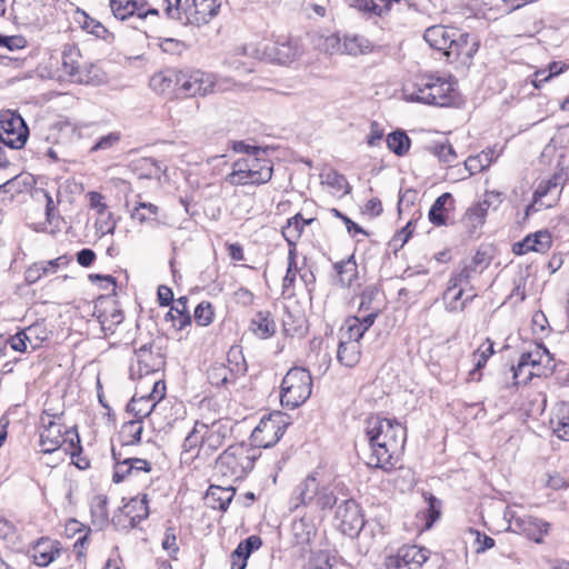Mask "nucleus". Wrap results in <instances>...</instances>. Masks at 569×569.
<instances>
[{
  "label": "nucleus",
  "instance_id": "obj_33",
  "mask_svg": "<svg viewBox=\"0 0 569 569\" xmlns=\"http://www.w3.org/2000/svg\"><path fill=\"white\" fill-rule=\"evenodd\" d=\"M124 512L130 518L131 526L134 527L149 516L147 495L132 498L126 506Z\"/></svg>",
  "mask_w": 569,
  "mask_h": 569
},
{
  "label": "nucleus",
  "instance_id": "obj_59",
  "mask_svg": "<svg viewBox=\"0 0 569 569\" xmlns=\"http://www.w3.org/2000/svg\"><path fill=\"white\" fill-rule=\"evenodd\" d=\"M296 269H297L296 252H295V249H289L288 268H287L286 276L283 278V281H282V287L284 290H287L290 286L293 284V282L296 280Z\"/></svg>",
  "mask_w": 569,
  "mask_h": 569
},
{
  "label": "nucleus",
  "instance_id": "obj_11",
  "mask_svg": "<svg viewBox=\"0 0 569 569\" xmlns=\"http://www.w3.org/2000/svg\"><path fill=\"white\" fill-rule=\"evenodd\" d=\"M29 129L21 116L6 112L0 114V141L11 149H21L28 139Z\"/></svg>",
  "mask_w": 569,
  "mask_h": 569
},
{
  "label": "nucleus",
  "instance_id": "obj_25",
  "mask_svg": "<svg viewBox=\"0 0 569 569\" xmlns=\"http://www.w3.org/2000/svg\"><path fill=\"white\" fill-rule=\"evenodd\" d=\"M452 203H453V197L451 193L445 192L441 196H439L435 200V202L432 203V206L429 210V213H428L429 221L436 227L447 226L449 223L448 222V220H449L448 212H449Z\"/></svg>",
  "mask_w": 569,
  "mask_h": 569
},
{
  "label": "nucleus",
  "instance_id": "obj_34",
  "mask_svg": "<svg viewBox=\"0 0 569 569\" xmlns=\"http://www.w3.org/2000/svg\"><path fill=\"white\" fill-rule=\"evenodd\" d=\"M495 353L493 341L489 338L472 353L475 367L469 372L470 380H480V369L485 367L488 359Z\"/></svg>",
  "mask_w": 569,
  "mask_h": 569
},
{
  "label": "nucleus",
  "instance_id": "obj_40",
  "mask_svg": "<svg viewBox=\"0 0 569 569\" xmlns=\"http://www.w3.org/2000/svg\"><path fill=\"white\" fill-rule=\"evenodd\" d=\"M302 216L297 213L288 219L287 224L282 228V236L289 244V249L296 250V243L303 232Z\"/></svg>",
  "mask_w": 569,
  "mask_h": 569
},
{
  "label": "nucleus",
  "instance_id": "obj_41",
  "mask_svg": "<svg viewBox=\"0 0 569 569\" xmlns=\"http://www.w3.org/2000/svg\"><path fill=\"white\" fill-rule=\"evenodd\" d=\"M143 432L142 420L134 419L126 422L121 429V438L123 446H132L139 443Z\"/></svg>",
  "mask_w": 569,
  "mask_h": 569
},
{
  "label": "nucleus",
  "instance_id": "obj_31",
  "mask_svg": "<svg viewBox=\"0 0 569 569\" xmlns=\"http://www.w3.org/2000/svg\"><path fill=\"white\" fill-rule=\"evenodd\" d=\"M249 329L260 339H268L276 332V323L269 311H258L250 321Z\"/></svg>",
  "mask_w": 569,
  "mask_h": 569
},
{
  "label": "nucleus",
  "instance_id": "obj_58",
  "mask_svg": "<svg viewBox=\"0 0 569 569\" xmlns=\"http://www.w3.org/2000/svg\"><path fill=\"white\" fill-rule=\"evenodd\" d=\"M325 182L337 190L346 188V192H349L350 187L346 177L337 171L331 170L327 172L325 176Z\"/></svg>",
  "mask_w": 569,
  "mask_h": 569
},
{
  "label": "nucleus",
  "instance_id": "obj_2",
  "mask_svg": "<svg viewBox=\"0 0 569 569\" xmlns=\"http://www.w3.org/2000/svg\"><path fill=\"white\" fill-rule=\"evenodd\" d=\"M337 500L332 483L313 471L293 488L290 496V510L306 508L312 512H320L332 509Z\"/></svg>",
  "mask_w": 569,
  "mask_h": 569
},
{
  "label": "nucleus",
  "instance_id": "obj_50",
  "mask_svg": "<svg viewBox=\"0 0 569 569\" xmlns=\"http://www.w3.org/2000/svg\"><path fill=\"white\" fill-rule=\"evenodd\" d=\"M273 50L277 61L282 64L292 61L298 56V48L291 42L277 43Z\"/></svg>",
  "mask_w": 569,
  "mask_h": 569
},
{
  "label": "nucleus",
  "instance_id": "obj_29",
  "mask_svg": "<svg viewBox=\"0 0 569 569\" xmlns=\"http://www.w3.org/2000/svg\"><path fill=\"white\" fill-rule=\"evenodd\" d=\"M337 359L347 368L356 367L361 359V343L341 339L337 351Z\"/></svg>",
  "mask_w": 569,
  "mask_h": 569
},
{
  "label": "nucleus",
  "instance_id": "obj_20",
  "mask_svg": "<svg viewBox=\"0 0 569 569\" xmlns=\"http://www.w3.org/2000/svg\"><path fill=\"white\" fill-rule=\"evenodd\" d=\"M449 48L447 58L466 56L471 58L478 50V42L468 32H462L458 29L452 30L451 40L448 42Z\"/></svg>",
  "mask_w": 569,
  "mask_h": 569
},
{
  "label": "nucleus",
  "instance_id": "obj_49",
  "mask_svg": "<svg viewBox=\"0 0 569 569\" xmlns=\"http://www.w3.org/2000/svg\"><path fill=\"white\" fill-rule=\"evenodd\" d=\"M112 458L114 460L112 480L113 482L119 483L126 478V476L131 475L132 471L129 467L127 458L121 460V452H118L114 448H112Z\"/></svg>",
  "mask_w": 569,
  "mask_h": 569
},
{
  "label": "nucleus",
  "instance_id": "obj_38",
  "mask_svg": "<svg viewBox=\"0 0 569 569\" xmlns=\"http://www.w3.org/2000/svg\"><path fill=\"white\" fill-rule=\"evenodd\" d=\"M227 368L231 371V380L244 376L247 372V362L240 346H232L227 353Z\"/></svg>",
  "mask_w": 569,
  "mask_h": 569
},
{
  "label": "nucleus",
  "instance_id": "obj_60",
  "mask_svg": "<svg viewBox=\"0 0 569 569\" xmlns=\"http://www.w3.org/2000/svg\"><path fill=\"white\" fill-rule=\"evenodd\" d=\"M559 180V176H553L552 178L546 181H541L533 192L535 201L546 197L552 189H556L560 183Z\"/></svg>",
  "mask_w": 569,
  "mask_h": 569
},
{
  "label": "nucleus",
  "instance_id": "obj_47",
  "mask_svg": "<svg viewBox=\"0 0 569 569\" xmlns=\"http://www.w3.org/2000/svg\"><path fill=\"white\" fill-rule=\"evenodd\" d=\"M342 340L346 341H358L362 339L366 331L361 328L359 316L350 317L346 320L343 326Z\"/></svg>",
  "mask_w": 569,
  "mask_h": 569
},
{
  "label": "nucleus",
  "instance_id": "obj_55",
  "mask_svg": "<svg viewBox=\"0 0 569 569\" xmlns=\"http://www.w3.org/2000/svg\"><path fill=\"white\" fill-rule=\"evenodd\" d=\"M428 501V508H427V515H426V527L430 528L432 523L439 519L440 517V507L441 502L439 499H437L435 496L429 495L427 498Z\"/></svg>",
  "mask_w": 569,
  "mask_h": 569
},
{
  "label": "nucleus",
  "instance_id": "obj_21",
  "mask_svg": "<svg viewBox=\"0 0 569 569\" xmlns=\"http://www.w3.org/2000/svg\"><path fill=\"white\" fill-rule=\"evenodd\" d=\"M552 243L551 234L547 230H539L535 233L528 234L521 242L513 247L517 254H525L530 251L546 252L550 249Z\"/></svg>",
  "mask_w": 569,
  "mask_h": 569
},
{
  "label": "nucleus",
  "instance_id": "obj_7",
  "mask_svg": "<svg viewBox=\"0 0 569 569\" xmlns=\"http://www.w3.org/2000/svg\"><path fill=\"white\" fill-rule=\"evenodd\" d=\"M54 10V0H14L12 3L16 22L31 30L46 27Z\"/></svg>",
  "mask_w": 569,
  "mask_h": 569
},
{
  "label": "nucleus",
  "instance_id": "obj_39",
  "mask_svg": "<svg viewBox=\"0 0 569 569\" xmlns=\"http://www.w3.org/2000/svg\"><path fill=\"white\" fill-rule=\"evenodd\" d=\"M176 76L177 70L159 72L151 78L150 84L159 93L173 92L176 94Z\"/></svg>",
  "mask_w": 569,
  "mask_h": 569
},
{
  "label": "nucleus",
  "instance_id": "obj_35",
  "mask_svg": "<svg viewBox=\"0 0 569 569\" xmlns=\"http://www.w3.org/2000/svg\"><path fill=\"white\" fill-rule=\"evenodd\" d=\"M156 407L157 401H154V396L148 395L140 398L133 397L128 403L127 409L129 412L133 413L136 419L142 420L149 417L154 411Z\"/></svg>",
  "mask_w": 569,
  "mask_h": 569
},
{
  "label": "nucleus",
  "instance_id": "obj_10",
  "mask_svg": "<svg viewBox=\"0 0 569 569\" xmlns=\"http://www.w3.org/2000/svg\"><path fill=\"white\" fill-rule=\"evenodd\" d=\"M503 519L508 522L506 531L526 536L537 543L543 541V536L547 535L550 527V523L542 519L526 515L519 516L510 507L505 509Z\"/></svg>",
  "mask_w": 569,
  "mask_h": 569
},
{
  "label": "nucleus",
  "instance_id": "obj_44",
  "mask_svg": "<svg viewBox=\"0 0 569 569\" xmlns=\"http://www.w3.org/2000/svg\"><path fill=\"white\" fill-rule=\"evenodd\" d=\"M82 16L81 27L87 32L96 36L97 38L109 40L113 39V34L98 20L91 18L84 11L78 10Z\"/></svg>",
  "mask_w": 569,
  "mask_h": 569
},
{
  "label": "nucleus",
  "instance_id": "obj_16",
  "mask_svg": "<svg viewBox=\"0 0 569 569\" xmlns=\"http://www.w3.org/2000/svg\"><path fill=\"white\" fill-rule=\"evenodd\" d=\"M222 0H184V14L189 23L203 26L218 16Z\"/></svg>",
  "mask_w": 569,
  "mask_h": 569
},
{
  "label": "nucleus",
  "instance_id": "obj_13",
  "mask_svg": "<svg viewBox=\"0 0 569 569\" xmlns=\"http://www.w3.org/2000/svg\"><path fill=\"white\" fill-rule=\"evenodd\" d=\"M113 17L118 20L136 18L143 22L148 16H159L158 9L150 8L146 0H109Z\"/></svg>",
  "mask_w": 569,
  "mask_h": 569
},
{
  "label": "nucleus",
  "instance_id": "obj_23",
  "mask_svg": "<svg viewBox=\"0 0 569 569\" xmlns=\"http://www.w3.org/2000/svg\"><path fill=\"white\" fill-rule=\"evenodd\" d=\"M552 432L561 440L569 441V403L560 402L553 408L549 420Z\"/></svg>",
  "mask_w": 569,
  "mask_h": 569
},
{
  "label": "nucleus",
  "instance_id": "obj_15",
  "mask_svg": "<svg viewBox=\"0 0 569 569\" xmlns=\"http://www.w3.org/2000/svg\"><path fill=\"white\" fill-rule=\"evenodd\" d=\"M336 519L341 532L350 537L358 535L365 525L360 507L353 499H347L338 506Z\"/></svg>",
  "mask_w": 569,
  "mask_h": 569
},
{
  "label": "nucleus",
  "instance_id": "obj_54",
  "mask_svg": "<svg viewBox=\"0 0 569 569\" xmlns=\"http://www.w3.org/2000/svg\"><path fill=\"white\" fill-rule=\"evenodd\" d=\"M194 319L200 326H208L213 320V309L210 302L202 301L194 309Z\"/></svg>",
  "mask_w": 569,
  "mask_h": 569
},
{
  "label": "nucleus",
  "instance_id": "obj_17",
  "mask_svg": "<svg viewBox=\"0 0 569 569\" xmlns=\"http://www.w3.org/2000/svg\"><path fill=\"white\" fill-rule=\"evenodd\" d=\"M202 437L206 453L218 450L230 436L231 428L222 420L213 421L211 425L203 423Z\"/></svg>",
  "mask_w": 569,
  "mask_h": 569
},
{
  "label": "nucleus",
  "instance_id": "obj_64",
  "mask_svg": "<svg viewBox=\"0 0 569 569\" xmlns=\"http://www.w3.org/2000/svg\"><path fill=\"white\" fill-rule=\"evenodd\" d=\"M308 569H332L330 557L326 552L317 555L308 565Z\"/></svg>",
  "mask_w": 569,
  "mask_h": 569
},
{
  "label": "nucleus",
  "instance_id": "obj_4",
  "mask_svg": "<svg viewBox=\"0 0 569 569\" xmlns=\"http://www.w3.org/2000/svg\"><path fill=\"white\" fill-rule=\"evenodd\" d=\"M259 457L260 450L257 448L243 442L236 443L218 457L214 468L222 477L241 480L252 470Z\"/></svg>",
  "mask_w": 569,
  "mask_h": 569
},
{
  "label": "nucleus",
  "instance_id": "obj_57",
  "mask_svg": "<svg viewBox=\"0 0 569 569\" xmlns=\"http://www.w3.org/2000/svg\"><path fill=\"white\" fill-rule=\"evenodd\" d=\"M433 153L445 163H452L457 159V153L450 143H440L433 148Z\"/></svg>",
  "mask_w": 569,
  "mask_h": 569
},
{
  "label": "nucleus",
  "instance_id": "obj_56",
  "mask_svg": "<svg viewBox=\"0 0 569 569\" xmlns=\"http://www.w3.org/2000/svg\"><path fill=\"white\" fill-rule=\"evenodd\" d=\"M64 435L68 437V438H66L67 439L66 443L68 445V448H66V451L70 450V455L72 458H74L76 456H79L82 451V447L80 445V437L77 431V428H70V429L66 430Z\"/></svg>",
  "mask_w": 569,
  "mask_h": 569
},
{
  "label": "nucleus",
  "instance_id": "obj_3",
  "mask_svg": "<svg viewBox=\"0 0 569 569\" xmlns=\"http://www.w3.org/2000/svg\"><path fill=\"white\" fill-rule=\"evenodd\" d=\"M457 81L452 77L442 78L436 74H423L418 78L412 92L406 98L412 102L437 107H449L458 100Z\"/></svg>",
  "mask_w": 569,
  "mask_h": 569
},
{
  "label": "nucleus",
  "instance_id": "obj_46",
  "mask_svg": "<svg viewBox=\"0 0 569 569\" xmlns=\"http://www.w3.org/2000/svg\"><path fill=\"white\" fill-rule=\"evenodd\" d=\"M465 293L463 287H458L455 289L449 297L447 296V290L443 293V300L447 302V309L450 311L463 310L467 302L471 301L477 293L468 296L463 301L459 302Z\"/></svg>",
  "mask_w": 569,
  "mask_h": 569
},
{
  "label": "nucleus",
  "instance_id": "obj_22",
  "mask_svg": "<svg viewBox=\"0 0 569 569\" xmlns=\"http://www.w3.org/2000/svg\"><path fill=\"white\" fill-rule=\"evenodd\" d=\"M234 488L232 486L222 487L211 485L206 493V503L212 509L227 511L230 502L234 497Z\"/></svg>",
  "mask_w": 569,
  "mask_h": 569
},
{
  "label": "nucleus",
  "instance_id": "obj_9",
  "mask_svg": "<svg viewBox=\"0 0 569 569\" xmlns=\"http://www.w3.org/2000/svg\"><path fill=\"white\" fill-rule=\"evenodd\" d=\"M176 96H207L220 89L213 74L201 70H180L176 76Z\"/></svg>",
  "mask_w": 569,
  "mask_h": 569
},
{
  "label": "nucleus",
  "instance_id": "obj_26",
  "mask_svg": "<svg viewBox=\"0 0 569 569\" xmlns=\"http://www.w3.org/2000/svg\"><path fill=\"white\" fill-rule=\"evenodd\" d=\"M453 29L445 26H432L426 29L423 39L431 48L442 51L447 56L448 42L451 40Z\"/></svg>",
  "mask_w": 569,
  "mask_h": 569
},
{
  "label": "nucleus",
  "instance_id": "obj_52",
  "mask_svg": "<svg viewBox=\"0 0 569 569\" xmlns=\"http://www.w3.org/2000/svg\"><path fill=\"white\" fill-rule=\"evenodd\" d=\"M121 140V133L118 131L110 132L106 136L100 137L94 144L90 148V152H97L101 150H110Z\"/></svg>",
  "mask_w": 569,
  "mask_h": 569
},
{
  "label": "nucleus",
  "instance_id": "obj_53",
  "mask_svg": "<svg viewBox=\"0 0 569 569\" xmlns=\"http://www.w3.org/2000/svg\"><path fill=\"white\" fill-rule=\"evenodd\" d=\"M261 546V538L259 536L252 535L242 540L234 550L237 551V556L243 555L244 557L249 558L250 555L258 550Z\"/></svg>",
  "mask_w": 569,
  "mask_h": 569
},
{
  "label": "nucleus",
  "instance_id": "obj_24",
  "mask_svg": "<svg viewBox=\"0 0 569 569\" xmlns=\"http://www.w3.org/2000/svg\"><path fill=\"white\" fill-rule=\"evenodd\" d=\"M58 545L54 540L41 538L32 550L34 563L40 567L50 565L60 555Z\"/></svg>",
  "mask_w": 569,
  "mask_h": 569
},
{
  "label": "nucleus",
  "instance_id": "obj_48",
  "mask_svg": "<svg viewBox=\"0 0 569 569\" xmlns=\"http://www.w3.org/2000/svg\"><path fill=\"white\" fill-rule=\"evenodd\" d=\"M159 213V208L150 202H138L132 211V218L143 223L148 220L156 219Z\"/></svg>",
  "mask_w": 569,
  "mask_h": 569
},
{
  "label": "nucleus",
  "instance_id": "obj_5",
  "mask_svg": "<svg viewBox=\"0 0 569 569\" xmlns=\"http://www.w3.org/2000/svg\"><path fill=\"white\" fill-rule=\"evenodd\" d=\"M273 163L266 157H244L236 160L224 181L232 187L264 184L271 180Z\"/></svg>",
  "mask_w": 569,
  "mask_h": 569
},
{
  "label": "nucleus",
  "instance_id": "obj_27",
  "mask_svg": "<svg viewBox=\"0 0 569 569\" xmlns=\"http://www.w3.org/2000/svg\"><path fill=\"white\" fill-rule=\"evenodd\" d=\"M166 321H171L177 330H182L191 325V316L188 310V298L180 297L171 306L164 316Z\"/></svg>",
  "mask_w": 569,
  "mask_h": 569
},
{
  "label": "nucleus",
  "instance_id": "obj_12",
  "mask_svg": "<svg viewBox=\"0 0 569 569\" xmlns=\"http://www.w3.org/2000/svg\"><path fill=\"white\" fill-rule=\"evenodd\" d=\"M59 415L50 413L48 410H43L40 416L42 430L40 431L39 446L43 453H52L67 442L61 425L54 420Z\"/></svg>",
  "mask_w": 569,
  "mask_h": 569
},
{
  "label": "nucleus",
  "instance_id": "obj_8",
  "mask_svg": "<svg viewBox=\"0 0 569 569\" xmlns=\"http://www.w3.org/2000/svg\"><path fill=\"white\" fill-rule=\"evenodd\" d=\"M288 426V417L280 411L263 416L251 432L250 446L258 450L260 448L273 447L282 438Z\"/></svg>",
  "mask_w": 569,
  "mask_h": 569
},
{
  "label": "nucleus",
  "instance_id": "obj_32",
  "mask_svg": "<svg viewBox=\"0 0 569 569\" xmlns=\"http://www.w3.org/2000/svg\"><path fill=\"white\" fill-rule=\"evenodd\" d=\"M202 429L203 422L197 421L192 430L186 437L182 443V455H189V457H186L184 459H193L199 455L200 450H204Z\"/></svg>",
  "mask_w": 569,
  "mask_h": 569
},
{
  "label": "nucleus",
  "instance_id": "obj_18",
  "mask_svg": "<svg viewBox=\"0 0 569 569\" xmlns=\"http://www.w3.org/2000/svg\"><path fill=\"white\" fill-rule=\"evenodd\" d=\"M80 51L76 47L68 46L62 51V70L73 82L89 83L90 76L80 64Z\"/></svg>",
  "mask_w": 569,
  "mask_h": 569
},
{
  "label": "nucleus",
  "instance_id": "obj_6",
  "mask_svg": "<svg viewBox=\"0 0 569 569\" xmlns=\"http://www.w3.org/2000/svg\"><path fill=\"white\" fill-rule=\"evenodd\" d=\"M280 389L281 405L289 409L298 408L311 396L312 377L309 370L291 368L283 377Z\"/></svg>",
  "mask_w": 569,
  "mask_h": 569
},
{
  "label": "nucleus",
  "instance_id": "obj_30",
  "mask_svg": "<svg viewBox=\"0 0 569 569\" xmlns=\"http://www.w3.org/2000/svg\"><path fill=\"white\" fill-rule=\"evenodd\" d=\"M342 48V53L357 57L371 53L375 50V44L365 36L345 34Z\"/></svg>",
  "mask_w": 569,
  "mask_h": 569
},
{
  "label": "nucleus",
  "instance_id": "obj_1",
  "mask_svg": "<svg viewBox=\"0 0 569 569\" xmlns=\"http://www.w3.org/2000/svg\"><path fill=\"white\" fill-rule=\"evenodd\" d=\"M365 433L370 448L367 466L392 470L407 440L406 427L396 419L372 416L366 420Z\"/></svg>",
  "mask_w": 569,
  "mask_h": 569
},
{
  "label": "nucleus",
  "instance_id": "obj_42",
  "mask_svg": "<svg viewBox=\"0 0 569 569\" xmlns=\"http://www.w3.org/2000/svg\"><path fill=\"white\" fill-rule=\"evenodd\" d=\"M208 380L212 386L220 387L228 383H233L231 380V371L224 363L214 362L208 369Z\"/></svg>",
  "mask_w": 569,
  "mask_h": 569
},
{
  "label": "nucleus",
  "instance_id": "obj_63",
  "mask_svg": "<svg viewBox=\"0 0 569 569\" xmlns=\"http://www.w3.org/2000/svg\"><path fill=\"white\" fill-rule=\"evenodd\" d=\"M166 3L164 12L171 19L181 20L182 12L184 13V3L181 4V0H163Z\"/></svg>",
  "mask_w": 569,
  "mask_h": 569
},
{
  "label": "nucleus",
  "instance_id": "obj_14",
  "mask_svg": "<svg viewBox=\"0 0 569 569\" xmlns=\"http://www.w3.org/2000/svg\"><path fill=\"white\" fill-rule=\"evenodd\" d=\"M430 556V550L416 545L401 547L397 555L387 559L389 569H419Z\"/></svg>",
  "mask_w": 569,
  "mask_h": 569
},
{
  "label": "nucleus",
  "instance_id": "obj_51",
  "mask_svg": "<svg viewBox=\"0 0 569 569\" xmlns=\"http://www.w3.org/2000/svg\"><path fill=\"white\" fill-rule=\"evenodd\" d=\"M52 274L51 271L43 266V261L34 262L24 272V280L28 284L38 282L41 278Z\"/></svg>",
  "mask_w": 569,
  "mask_h": 569
},
{
  "label": "nucleus",
  "instance_id": "obj_43",
  "mask_svg": "<svg viewBox=\"0 0 569 569\" xmlns=\"http://www.w3.org/2000/svg\"><path fill=\"white\" fill-rule=\"evenodd\" d=\"M493 161V150L482 151L477 156H470L465 161V167L470 174L481 172Z\"/></svg>",
  "mask_w": 569,
  "mask_h": 569
},
{
  "label": "nucleus",
  "instance_id": "obj_45",
  "mask_svg": "<svg viewBox=\"0 0 569 569\" xmlns=\"http://www.w3.org/2000/svg\"><path fill=\"white\" fill-rule=\"evenodd\" d=\"M387 146L397 156H403L409 150L410 139L405 132L395 131L388 134Z\"/></svg>",
  "mask_w": 569,
  "mask_h": 569
},
{
  "label": "nucleus",
  "instance_id": "obj_61",
  "mask_svg": "<svg viewBox=\"0 0 569 569\" xmlns=\"http://www.w3.org/2000/svg\"><path fill=\"white\" fill-rule=\"evenodd\" d=\"M470 533L475 536V547L477 553H482L495 546V540L491 537L475 529H470Z\"/></svg>",
  "mask_w": 569,
  "mask_h": 569
},
{
  "label": "nucleus",
  "instance_id": "obj_36",
  "mask_svg": "<svg viewBox=\"0 0 569 569\" xmlns=\"http://www.w3.org/2000/svg\"><path fill=\"white\" fill-rule=\"evenodd\" d=\"M338 281L342 287H350L358 274V267L353 256H350L346 260H341L333 266Z\"/></svg>",
  "mask_w": 569,
  "mask_h": 569
},
{
  "label": "nucleus",
  "instance_id": "obj_37",
  "mask_svg": "<svg viewBox=\"0 0 569 569\" xmlns=\"http://www.w3.org/2000/svg\"><path fill=\"white\" fill-rule=\"evenodd\" d=\"M477 271L466 261L463 260L459 267L451 273L448 286H447V296L451 295V292L458 287L467 286L472 277V273Z\"/></svg>",
  "mask_w": 569,
  "mask_h": 569
},
{
  "label": "nucleus",
  "instance_id": "obj_62",
  "mask_svg": "<svg viewBox=\"0 0 569 569\" xmlns=\"http://www.w3.org/2000/svg\"><path fill=\"white\" fill-rule=\"evenodd\" d=\"M378 295V290L372 287L366 288L360 297V303L358 312L361 313L363 311L371 312L376 307L372 306L375 297Z\"/></svg>",
  "mask_w": 569,
  "mask_h": 569
},
{
  "label": "nucleus",
  "instance_id": "obj_28",
  "mask_svg": "<svg viewBox=\"0 0 569 569\" xmlns=\"http://www.w3.org/2000/svg\"><path fill=\"white\" fill-rule=\"evenodd\" d=\"M543 356L548 357L549 351L542 345H536L533 350L521 353L518 363L511 368L513 379L518 380L521 377L522 368H535L539 366Z\"/></svg>",
  "mask_w": 569,
  "mask_h": 569
},
{
  "label": "nucleus",
  "instance_id": "obj_19",
  "mask_svg": "<svg viewBox=\"0 0 569 569\" xmlns=\"http://www.w3.org/2000/svg\"><path fill=\"white\" fill-rule=\"evenodd\" d=\"M137 357L138 371L140 376L159 371L164 359L160 351H153L152 343H144L134 350Z\"/></svg>",
  "mask_w": 569,
  "mask_h": 569
}]
</instances>
